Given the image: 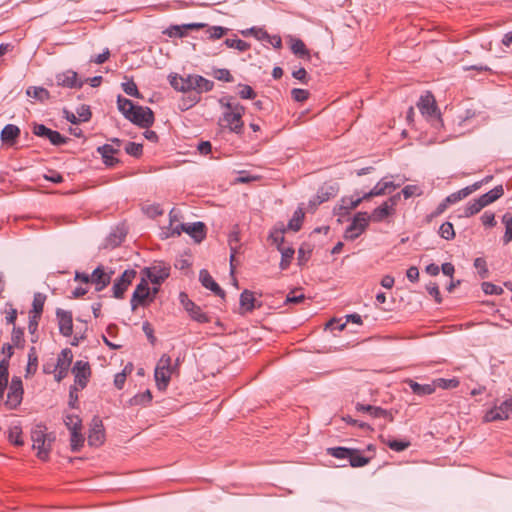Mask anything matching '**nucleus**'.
Returning <instances> with one entry per match:
<instances>
[{
    "label": "nucleus",
    "instance_id": "obj_63",
    "mask_svg": "<svg viewBox=\"0 0 512 512\" xmlns=\"http://www.w3.org/2000/svg\"><path fill=\"white\" fill-rule=\"evenodd\" d=\"M119 151L118 148H114L113 145L105 144L97 148V152L102 156V158H108V156H112L113 154Z\"/></svg>",
    "mask_w": 512,
    "mask_h": 512
},
{
    "label": "nucleus",
    "instance_id": "obj_24",
    "mask_svg": "<svg viewBox=\"0 0 512 512\" xmlns=\"http://www.w3.org/2000/svg\"><path fill=\"white\" fill-rule=\"evenodd\" d=\"M261 304L259 303L256 305V299L254 297L253 292L250 290H244L240 295V309L241 314L252 312L256 307H260Z\"/></svg>",
    "mask_w": 512,
    "mask_h": 512
},
{
    "label": "nucleus",
    "instance_id": "obj_50",
    "mask_svg": "<svg viewBox=\"0 0 512 512\" xmlns=\"http://www.w3.org/2000/svg\"><path fill=\"white\" fill-rule=\"evenodd\" d=\"M122 89L123 91L129 95V96H132V97H135V98H141V94L137 88V85L136 83L133 81V80H130V81H127L125 83H122Z\"/></svg>",
    "mask_w": 512,
    "mask_h": 512
},
{
    "label": "nucleus",
    "instance_id": "obj_49",
    "mask_svg": "<svg viewBox=\"0 0 512 512\" xmlns=\"http://www.w3.org/2000/svg\"><path fill=\"white\" fill-rule=\"evenodd\" d=\"M22 431L18 426H14L9 429V441L16 446H22L24 444L21 438Z\"/></svg>",
    "mask_w": 512,
    "mask_h": 512
},
{
    "label": "nucleus",
    "instance_id": "obj_2",
    "mask_svg": "<svg viewBox=\"0 0 512 512\" xmlns=\"http://www.w3.org/2000/svg\"><path fill=\"white\" fill-rule=\"evenodd\" d=\"M220 103L227 110L223 113V117L221 118V122H223L225 127H228L231 132L236 134H241L243 131V121L242 115L245 112L244 106L241 104H233L231 102H223V99L220 100Z\"/></svg>",
    "mask_w": 512,
    "mask_h": 512
},
{
    "label": "nucleus",
    "instance_id": "obj_4",
    "mask_svg": "<svg viewBox=\"0 0 512 512\" xmlns=\"http://www.w3.org/2000/svg\"><path fill=\"white\" fill-rule=\"evenodd\" d=\"M370 220V216L366 212H357L351 224L346 228L344 238L351 241L358 238L366 230Z\"/></svg>",
    "mask_w": 512,
    "mask_h": 512
},
{
    "label": "nucleus",
    "instance_id": "obj_61",
    "mask_svg": "<svg viewBox=\"0 0 512 512\" xmlns=\"http://www.w3.org/2000/svg\"><path fill=\"white\" fill-rule=\"evenodd\" d=\"M76 112H77V117L80 122L89 121L91 118V115H92L90 108L87 105H81L80 107L77 108Z\"/></svg>",
    "mask_w": 512,
    "mask_h": 512
},
{
    "label": "nucleus",
    "instance_id": "obj_38",
    "mask_svg": "<svg viewBox=\"0 0 512 512\" xmlns=\"http://www.w3.org/2000/svg\"><path fill=\"white\" fill-rule=\"evenodd\" d=\"M82 430L70 432V447L73 452H78L84 445L85 438L81 433Z\"/></svg>",
    "mask_w": 512,
    "mask_h": 512
},
{
    "label": "nucleus",
    "instance_id": "obj_17",
    "mask_svg": "<svg viewBox=\"0 0 512 512\" xmlns=\"http://www.w3.org/2000/svg\"><path fill=\"white\" fill-rule=\"evenodd\" d=\"M181 217L182 215L180 210L176 208L171 209L169 213V225L167 227H162V239L180 235V227H178V224H181Z\"/></svg>",
    "mask_w": 512,
    "mask_h": 512
},
{
    "label": "nucleus",
    "instance_id": "obj_43",
    "mask_svg": "<svg viewBox=\"0 0 512 512\" xmlns=\"http://www.w3.org/2000/svg\"><path fill=\"white\" fill-rule=\"evenodd\" d=\"M304 215L305 214H304L302 208H298L294 212L292 219L289 221L288 228L295 232L299 231L301 228V225H302V221L304 219Z\"/></svg>",
    "mask_w": 512,
    "mask_h": 512
},
{
    "label": "nucleus",
    "instance_id": "obj_7",
    "mask_svg": "<svg viewBox=\"0 0 512 512\" xmlns=\"http://www.w3.org/2000/svg\"><path fill=\"white\" fill-rule=\"evenodd\" d=\"M154 295L151 294L148 283L145 279L137 285L131 298V309L135 311L139 305L146 306L153 301Z\"/></svg>",
    "mask_w": 512,
    "mask_h": 512
},
{
    "label": "nucleus",
    "instance_id": "obj_12",
    "mask_svg": "<svg viewBox=\"0 0 512 512\" xmlns=\"http://www.w3.org/2000/svg\"><path fill=\"white\" fill-rule=\"evenodd\" d=\"M33 133L42 138H47L54 146L66 144L68 138L61 135L58 131L52 130L43 124H34Z\"/></svg>",
    "mask_w": 512,
    "mask_h": 512
},
{
    "label": "nucleus",
    "instance_id": "obj_1",
    "mask_svg": "<svg viewBox=\"0 0 512 512\" xmlns=\"http://www.w3.org/2000/svg\"><path fill=\"white\" fill-rule=\"evenodd\" d=\"M170 85L176 90L183 92L184 95L179 102V108L186 111L201 100V94L209 92L214 87V82L204 78L201 75L189 74L186 77L178 74L169 75Z\"/></svg>",
    "mask_w": 512,
    "mask_h": 512
},
{
    "label": "nucleus",
    "instance_id": "obj_54",
    "mask_svg": "<svg viewBox=\"0 0 512 512\" xmlns=\"http://www.w3.org/2000/svg\"><path fill=\"white\" fill-rule=\"evenodd\" d=\"M483 292L487 295H501L503 289L491 282H483L481 285Z\"/></svg>",
    "mask_w": 512,
    "mask_h": 512
},
{
    "label": "nucleus",
    "instance_id": "obj_21",
    "mask_svg": "<svg viewBox=\"0 0 512 512\" xmlns=\"http://www.w3.org/2000/svg\"><path fill=\"white\" fill-rule=\"evenodd\" d=\"M56 82L57 85L68 88L82 87L83 85L81 81H78L77 73L72 70L57 74Z\"/></svg>",
    "mask_w": 512,
    "mask_h": 512
},
{
    "label": "nucleus",
    "instance_id": "obj_31",
    "mask_svg": "<svg viewBox=\"0 0 512 512\" xmlns=\"http://www.w3.org/2000/svg\"><path fill=\"white\" fill-rule=\"evenodd\" d=\"M356 410L360 411V412H366L373 418H380L381 416L388 415V411L381 407L366 405V404H361V403L356 404Z\"/></svg>",
    "mask_w": 512,
    "mask_h": 512
},
{
    "label": "nucleus",
    "instance_id": "obj_15",
    "mask_svg": "<svg viewBox=\"0 0 512 512\" xmlns=\"http://www.w3.org/2000/svg\"><path fill=\"white\" fill-rule=\"evenodd\" d=\"M72 359V351L68 348L63 349L61 353L58 355L56 364L57 374L55 375L56 381L60 382L63 378L67 376L69 367L72 363Z\"/></svg>",
    "mask_w": 512,
    "mask_h": 512
},
{
    "label": "nucleus",
    "instance_id": "obj_39",
    "mask_svg": "<svg viewBox=\"0 0 512 512\" xmlns=\"http://www.w3.org/2000/svg\"><path fill=\"white\" fill-rule=\"evenodd\" d=\"M400 186V184H395L392 181H379L375 186L374 190H380V192L377 193V196H382L387 193L392 192L393 190L397 189Z\"/></svg>",
    "mask_w": 512,
    "mask_h": 512
},
{
    "label": "nucleus",
    "instance_id": "obj_11",
    "mask_svg": "<svg viewBox=\"0 0 512 512\" xmlns=\"http://www.w3.org/2000/svg\"><path fill=\"white\" fill-rule=\"evenodd\" d=\"M114 271H107L106 268L102 265L96 267L93 272L90 274V278L92 284L95 285V290L100 292L104 290L111 282L112 275Z\"/></svg>",
    "mask_w": 512,
    "mask_h": 512
},
{
    "label": "nucleus",
    "instance_id": "obj_18",
    "mask_svg": "<svg viewBox=\"0 0 512 512\" xmlns=\"http://www.w3.org/2000/svg\"><path fill=\"white\" fill-rule=\"evenodd\" d=\"M208 25L206 23H188L183 25H172L166 30L162 31V34H167L170 37H179L182 38L187 35L188 30H200Z\"/></svg>",
    "mask_w": 512,
    "mask_h": 512
},
{
    "label": "nucleus",
    "instance_id": "obj_37",
    "mask_svg": "<svg viewBox=\"0 0 512 512\" xmlns=\"http://www.w3.org/2000/svg\"><path fill=\"white\" fill-rule=\"evenodd\" d=\"M136 105L130 100L121 95L117 97V107L124 117L131 114Z\"/></svg>",
    "mask_w": 512,
    "mask_h": 512
},
{
    "label": "nucleus",
    "instance_id": "obj_62",
    "mask_svg": "<svg viewBox=\"0 0 512 512\" xmlns=\"http://www.w3.org/2000/svg\"><path fill=\"white\" fill-rule=\"evenodd\" d=\"M291 96H292L293 100L296 102H304L308 99L309 92L304 89L294 88L291 91Z\"/></svg>",
    "mask_w": 512,
    "mask_h": 512
},
{
    "label": "nucleus",
    "instance_id": "obj_48",
    "mask_svg": "<svg viewBox=\"0 0 512 512\" xmlns=\"http://www.w3.org/2000/svg\"><path fill=\"white\" fill-rule=\"evenodd\" d=\"M439 235L445 240H452L455 237V231L451 222H444L439 228Z\"/></svg>",
    "mask_w": 512,
    "mask_h": 512
},
{
    "label": "nucleus",
    "instance_id": "obj_55",
    "mask_svg": "<svg viewBox=\"0 0 512 512\" xmlns=\"http://www.w3.org/2000/svg\"><path fill=\"white\" fill-rule=\"evenodd\" d=\"M244 36L253 35L255 38L259 40H264L269 37V34L262 28L252 27L247 30L242 31Z\"/></svg>",
    "mask_w": 512,
    "mask_h": 512
},
{
    "label": "nucleus",
    "instance_id": "obj_27",
    "mask_svg": "<svg viewBox=\"0 0 512 512\" xmlns=\"http://www.w3.org/2000/svg\"><path fill=\"white\" fill-rule=\"evenodd\" d=\"M504 194V189L502 185H498L494 187L489 192L481 195L478 200L482 204L483 207H486L487 205L493 203L497 199H499Z\"/></svg>",
    "mask_w": 512,
    "mask_h": 512
},
{
    "label": "nucleus",
    "instance_id": "obj_41",
    "mask_svg": "<svg viewBox=\"0 0 512 512\" xmlns=\"http://www.w3.org/2000/svg\"><path fill=\"white\" fill-rule=\"evenodd\" d=\"M502 222L505 225L503 243L508 244L512 241V215L510 213H505L502 217Z\"/></svg>",
    "mask_w": 512,
    "mask_h": 512
},
{
    "label": "nucleus",
    "instance_id": "obj_5",
    "mask_svg": "<svg viewBox=\"0 0 512 512\" xmlns=\"http://www.w3.org/2000/svg\"><path fill=\"white\" fill-rule=\"evenodd\" d=\"M125 118L141 128H149L154 122L152 110L139 105H136L131 114L126 115Z\"/></svg>",
    "mask_w": 512,
    "mask_h": 512
},
{
    "label": "nucleus",
    "instance_id": "obj_42",
    "mask_svg": "<svg viewBox=\"0 0 512 512\" xmlns=\"http://www.w3.org/2000/svg\"><path fill=\"white\" fill-rule=\"evenodd\" d=\"M45 300H46V296L44 294L36 293L33 298V303H32L33 309L30 312V314L41 316V314L43 312Z\"/></svg>",
    "mask_w": 512,
    "mask_h": 512
},
{
    "label": "nucleus",
    "instance_id": "obj_25",
    "mask_svg": "<svg viewBox=\"0 0 512 512\" xmlns=\"http://www.w3.org/2000/svg\"><path fill=\"white\" fill-rule=\"evenodd\" d=\"M482 185V182H476L474 183L473 185L471 186H467L457 192H454L452 194H450L449 196H447L445 199H446V203H449V204H454L464 198H466L467 196H469L472 192L476 191L477 189H479Z\"/></svg>",
    "mask_w": 512,
    "mask_h": 512
},
{
    "label": "nucleus",
    "instance_id": "obj_52",
    "mask_svg": "<svg viewBox=\"0 0 512 512\" xmlns=\"http://www.w3.org/2000/svg\"><path fill=\"white\" fill-rule=\"evenodd\" d=\"M224 43L227 47L237 49L241 52L246 51L250 47L247 42L241 39H226Z\"/></svg>",
    "mask_w": 512,
    "mask_h": 512
},
{
    "label": "nucleus",
    "instance_id": "obj_22",
    "mask_svg": "<svg viewBox=\"0 0 512 512\" xmlns=\"http://www.w3.org/2000/svg\"><path fill=\"white\" fill-rule=\"evenodd\" d=\"M199 280L205 288L212 291L215 295L221 298L225 297V291L214 281V279L206 269L200 270Z\"/></svg>",
    "mask_w": 512,
    "mask_h": 512
},
{
    "label": "nucleus",
    "instance_id": "obj_44",
    "mask_svg": "<svg viewBox=\"0 0 512 512\" xmlns=\"http://www.w3.org/2000/svg\"><path fill=\"white\" fill-rule=\"evenodd\" d=\"M291 50L295 55L301 58L309 57V51L307 50L304 42L300 39L292 40Z\"/></svg>",
    "mask_w": 512,
    "mask_h": 512
},
{
    "label": "nucleus",
    "instance_id": "obj_23",
    "mask_svg": "<svg viewBox=\"0 0 512 512\" xmlns=\"http://www.w3.org/2000/svg\"><path fill=\"white\" fill-rule=\"evenodd\" d=\"M19 136L20 129L14 124L5 125L0 134L1 141L8 146H13Z\"/></svg>",
    "mask_w": 512,
    "mask_h": 512
},
{
    "label": "nucleus",
    "instance_id": "obj_33",
    "mask_svg": "<svg viewBox=\"0 0 512 512\" xmlns=\"http://www.w3.org/2000/svg\"><path fill=\"white\" fill-rule=\"evenodd\" d=\"M38 367V355L36 348L32 346L28 352V363L26 367V377L36 373Z\"/></svg>",
    "mask_w": 512,
    "mask_h": 512
},
{
    "label": "nucleus",
    "instance_id": "obj_51",
    "mask_svg": "<svg viewBox=\"0 0 512 512\" xmlns=\"http://www.w3.org/2000/svg\"><path fill=\"white\" fill-rule=\"evenodd\" d=\"M483 208L484 207L479 202V200L474 199L473 201H471L467 204L465 211H464V216L465 217L473 216V215L477 214L478 212H480Z\"/></svg>",
    "mask_w": 512,
    "mask_h": 512
},
{
    "label": "nucleus",
    "instance_id": "obj_20",
    "mask_svg": "<svg viewBox=\"0 0 512 512\" xmlns=\"http://www.w3.org/2000/svg\"><path fill=\"white\" fill-rule=\"evenodd\" d=\"M72 372L75 376V382L81 387L85 388L87 385L88 377L90 376V366L88 362L76 361Z\"/></svg>",
    "mask_w": 512,
    "mask_h": 512
},
{
    "label": "nucleus",
    "instance_id": "obj_30",
    "mask_svg": "<svg viewBox=\"0 0 512 512\" xmlns=\"http://www.w3.org/2000/svg\"><path fill=\"white\" fill-rule=\"evenodd\" d=\"M393 211L394 210L389 207L388 202H384L381 206L374 209L372 214L369 216L372 221L381 222L386 217L390 216Z\"/></svg>",
    "mask_w": 512,
    "mask_h": 512
},
{
    "label": "nucleus",
    "instance_id": "obj_56",
    "mask_svg": "<svg viewBox=\"0 0 512 512\" xmlns=\"http://www.w3.org/2000/svg\"><path fill=\"white\" fill-rule=\"evenodd\" d=\"M152 399V394L150 390H146L143 393L137 394L132 398V403L135 405H145L149 403Z\"/></svg>",
    "mask_w": 512,
    "mask_h": 512
},
{
    "label": "nucleus",
    "instance_id": "obj_36",
    "mask_svg": "<svg viewBox=\"0 0 512 512\" xmlns=\"http://www.w3.org/2000/svg\"><path fill=\"white\" fill-rule=\"evenodd\" d=\"M353 453L349 455V463L352 467H363L370 462L368 457L362 456L358 449H353Z\"/></svg>",
    "mask_w": 512,
    "mask_h": 512
},
{
    "label": "nucleus",
    "instance_id": "obj_35",
    "mask_svg": "<svg viewBox=\"0 0 512 512\" xmlns=\"http://www.w3.org/2000/svg\"><path fill=\"white\" fill-rule=\"evenodd\" d=\"M12 345L16 348L23 349L25 345L24 328L14 325L11 333Z\"/></svg>",
    "mask_w": 512,
    "mask_h": 512
},
{
    "label": "nucleus",
    "instance_id": "obj_16",
    "mask_svg": "<svg viewBox=\"0 0 512 512\" xmlns=\"http://www.w3.org/2000/svg\"><path fill=\"white\" fill-rule=\"evenodd\" d=\"M180 233H187L196 243H201L206 237V225L201 222H194L191 224H178Z\"/></svg>",
    "mask_w": 512,
    "mask_h": 512
},
{
    "label": "nucleus",
    "instance_id": "obj_29",
    "mask_svg": "<svg viewBox=\"0 0 512 512\" xmlns=\"http://www.w3.org/2000/svg\"><path fill=\"white\" fill-rule=\"evenodd\" d=\"M188 306L190 308H188L187 312L194 321L198 323H207L210 321V317L204 313L198 305L195 303H188Z\"/></svg>",
    "mask_w": 512,
    "mask_h": 512
},
{
    "label": "nucleus",
    "instance_id": "obj_47",
    "mask_svg": "<svg viewBox=\"0 0 512 512\" xmlns=\"http://www.w3.org/2000/svg\"><path fill=\"white\" fill-rule=\"evenodd\" d=\"M459 380L457 378H451V379H444V378H438L433 381V384L436 387L442 388V389H452L459 386Z\"/></svg>",
    "mask_w": 512,
    "mask_h": 512
},
{
    "label": "nucleus",
    "instance_id": "obj_14",
    "mask_svg": "<svg viewBox=\"0 0 512 512\" xmlns=\"http://www.w3.org/2000/svg\"><path fill=\"white\" fill-rule=\"evenodd\" d=\"M512 413V400L506 399L499 406H495L485 414V421L492 422L497 420H506Z\"/></svg>",
    "mask_w": 512,
    "mask_h": 512
},
{
    "label": "nucleus",
    "instance_id": "obj_45",
    "mask_svg": "<svg viewBox=\"0 0 512 512\" xmlns=\"http://www.w3.org/2000/svg\"><path fill=\"white\" fill-rule=\"evenodd\" d=\"M353 453L352 448L346 447H331L327 449V454L338 458V459H348L349 455Z\"/></svg>",
    "mask_w": 512,
    "mask_h": 512
},
{
    "label": "nucleus",
    "instance_id": "obj_58",
    "mask_svg": "<svg viewBox=\"0 0 512 512\" xmlns=\"http://www.w3.org/2000/svg\"><path fill=\"white\" fill-rule=\"evenodd\" d=\"M239 96L242 99H254L256 97L255 91L251 86L245 84H239Z\"/></svg>",
    "mask_w": 512,
    "mask_h": 512
},
{
    "label": "nucleus",
    "instance_id": "obj_59",
    "mask_svg": "<svg viewBox=\"0 0 512 512\" xmlns=\"http://www.w3.org/2000/svg\"><path fill=\"white\" fill-rule=\"evenodd\" d=\"M142 145L135 142H128L125 146V151L127 154L139 157L142 154Z\"/></svg>",
    "mask_w": 512,
    "mask_h": 512
},
{
    "label": "nucleus",
    "instance_id": "obj_40",
    "mask_svg": "<svg viewBox=\"0 0 512 512\" xmlns=\"http://www.w3.org/2000/svg\"><path fill=\"white\" fill-rule=\"evenodd\" d=\"M278 250L281 252L282 256L280 261V268L282 270H286L290 265L291 259L293 258L295 251L291 247H279Z\"/></svg>",
    "mask_w": 512,
    "mask_h": 512
},
{
    "label": "nucleus",
    "instance_id": "obj_8",
    "mask_svg": "<svg viewBox=\"0 0 512 512\" xmlns=\"http://www.w3.org/2000/svg\"><path fill=\"white\" fill-rule=\"evenodd\" d=\"M417 107L423 116L436 118L438 122H441L436 100L431 92H426V94L420 97L417 102Z\"/></svg>",
    "mask_w": 512,
    "mask_h": 512
},
{
    "label": "nucleus",
    "instance_id": "obj_53",
    "mask_svg": "<svg viewBox=\"0 0 512 512\" xmlns=\"http://www.w3.org/2000/svg\"><path fill=\"white\" fill-rule=\"evenodd\" d=\"M228 32L227 28L221 26H212L209 27L206 31L209 34V38L211 40H216L222 38Z\"/></svg>",
    "mask_w": 512,
    "mask_h": 512
},
{
    "label": "nucleus",
    "instance_id": "obj_28",
    "mask_svg": "<svg viewBox=\"0 0 512 512\" xmlns=\"http://www.w3.org/2000/svg\"><path fill=\"white\" fill-rule=\"evenodd\" d=\"M339 187L337 184L334 185H323L317 191V203H323L328 201L330 198L335 197L338 193Z\"/></svg>",
    "mask_w": 512,
    "mask_h": 512
},
{
    "label": "nucleus",
    "instance_id": "obj_13",
    "mask_svg": "<svg viewBox=\"0 0 512 512\" xmlns=\"http://www.w3.org/2000/svg\"><path fill=\"white\" fill-rule=\"evenodd\" d=\"M137 272L134 269L125 270L122 275L117 278L113 284L112 292L113 297L122 298L128 286L136 277Z\"/></svg>",
    "mask_w": 512,
    "mask_h": 512
},
{
    "label": "nucleus",
    "instance_id": "obj_10",
    "mask_svg": "<svg viewBox=\"0 0 512 512\" xmlns=\"http://www.w3.org/2000/svg\"><path fill=\"white\" fill-rule=\"evenodd\" d=\"M105 441V429L103 426L102 420L95 416L93 417L89 434H88V444L92 447H99L101 446Z\"/></svg>",
    "mask_w": 512,
    "mask_h": 512
},
{
    "label": "nucleus",
    "instance_id": "obj_6",
    "mask_svg": "<svg viewBox=\"0 0 512 512\" xmlns=\"http://www.w3.org/2000/svg\"><path fill=\"white\" fill-rule=\"evenodd\" d=\"M162 390H164L173 377L180 375V357L178 356L174 362L170 356L162 354Z\"/></svg>",
    "mask_w": 512,
    "mask_h": 512
},
{
    "label": "nucleus",
    "instance_id": "obj_34",
    "mask_svg": "<svg viewBox=\"0 0 512 512\" xmlns=\"http://www.w3.org/2000/svg\"><path fill=\"white\" fill-rule=\"evenodd\" d=\"M64 424L70 432L82 430V419L78 415H65Z\"/></svg>",
    "mask_w": 512,
    "mask_h": 512
},
{
    "label": "nucleus",
    "instance_id": "obj_3",
    "mask_svg": "<svg viewBox=\"0 0 512 512\" xmlns=\"http://www.w3.org/2000/svg\"><path fill=\"white\" fill-rule=\"evenodd\" d=\"M55 437L45 433L41 426L36 427L31 432L33 449L37 450V457L42 461H47L51 450V443Z\"/></svg>",
    "mask_w": 512,
    "mask_h": 512
},
{
    "label": "nucleus",
    "instance_id": "obj_19",
    "mask_svg": "<svg viewBox=\"0 0 512 512\" xmlns=\"http://www.w3.org/2000/svg\"><path fill=\"white\" fill-rule=\"evenodd\" d=\"M56 317L58 320L59 331L65 336H71L73 332V317L70 311L58 308L56 310Z\"/></svg>",
    "mask_w": 512,
    "mask_h": 512
},
{
    "label": "nucleus",
    "instance_id": "obj_26",
    "mask_svg": "<svg viewBox=\"0 0 512 512\" xmlns=\"http://www.w3.org/2000/svg\"><path fill=\"white\" fill-rule=\"evenodd\" d=\"M405 383L409 385L414 394L418 396L430 395L435 392V385L431 384H419L412 379H406Z\"/></svg>",
    "mask_w": 512,
    "mask_h": 512
},
{
    "label": "nucleus",
    "instance_id": "obj_32",
    "mask_svg": "<svg viewBox=\"0 0 512 512\" xmlns=\"http://www.w3.org/2000/svg\"><path fill=\"white\" fill-rule=\"evenodd\" d=\"M125 236H126V231H124V229H122V228H117L116 230L111 232L109 234V236L107 237L105 247L106 248H108V247L115 248V247L119 246L122 243V241L124 240Z\"/></svg>",
    "mask_w": 512,
    "mask_h": 512
},
{
    "label": "nucleus",
    "instance_id": "obj_64",
    "mask_svg": "<svg viewBox=\"0 0 512 512\" xmlns=\"http://www.w3.org/2000/svg\"><path fill=\"white\" fill-rule=\"evenodd\" d=\"M142 211L149 217V218H156L158 215H160V207L159 205L155 204H149L144 205L142 207Z\"/></svg>",
    "mask_w": 512,
    "mask_h": 512
},
{
    "label": "nucleus",
    "instance_id": "obj_46",
    "mask_svg": "<svg viewBox=\"0 0 512 512\" xmlns=\"http://www.w3.org/2000/svg\"><path fill=\"white\" fill-rule=\"evenodd\" d=\"M26 93L29 97L39 101H44L49 98V92L42 87H29Z\"/></svg>",
    "mask_w": 512,
    "mask_h": 512
},
{
    "label": "nucleus",
    "instance_id": "obj_9",
    "mask_svg": "<svg viewBox=\"0 0 512 512\" xmlns=\"http://www.w3.org/2000/svg\"><path fill=\"white\" fill-rule=\"evenodd\" d=\"M23 396V385L20 377L14 376L8 387L7 400L5 405L9 409H15L21 404Z\"/></svg>",
    "mask_w": 512,
    "mask_h": 512
},
{
    "label": "nucleus",
    "instance_id": "obj_57",
    "mask_svg": "<svg viewBox=\"0 0 512 512\" xmlns=\"http://www.w3.org/2000/svg\"><path fill=\"white\" fill-rule=\"evenodd\" d=\"M474 267L478 269L479 276L484 279L488 277V269L484 258L478 257L474 260Z\"/></svg>",
    "mask_w": 512,
    "mask_h": 512
},
{
    "label": "nucleus",
    "instance_id": "obj_60",
    "mask_svg": "<svg viewBox=\"0 0 512 512\" xmlns=\"http://www.w3.org/2000/svg\"><path fill=\"white\" fill-rule=\"evenodd\" d=\"M385 443L390 449L397 452L403 451L410 446V442L407 441L389 440Z\"/></svg>",
    "mask_w": 512,
    "mask_h": 512
}]
</instances>
